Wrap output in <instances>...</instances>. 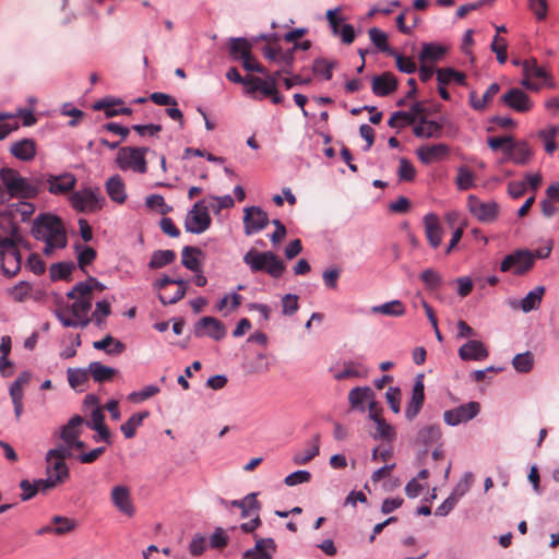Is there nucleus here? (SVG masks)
<instances>
[{
  "label": "nucleus",
  "instance_id": "1",
  "mask_svg": "<svg viewBox=\"0 0 559 559\" xmlns=\"http://www.w3.org/2000/svg\"><path fill=\"white\" fill-rule=\"evenodd\" d=\"M32 235L35 239L44 241L43 253L46 257L52 255L55 250L67 247V231L62 219L53 214H40L32 225Z\"/></svg>",
  "mask_w": 559,
  "mask_h": 559
},
{
  "label": "nucleus",
  "instance_id": "2",
  "mask_svg": "<svg viewBox=\"0 0 559 559\" xmlns=\"http://www.w3.org/2000/svg\"><path fill=\"white\" fill-rule=\"evenodd\" d=\"M0 178L10 198L33 199L44 188L43 175L28 180L20 176L17 170L9 167L0 170Z\"/></svg>",
  "mask_w": 559,
  "mask_h": 559
},
{
  "label": "nucleus",
  "instance_id": "3",
  "mask_svg": "<svg viewBox=\"0 0 559 559\" xmlns=\"http://www.w3.org/2000/svg\"><path fill=\"white\" fill-rule=\"evenodd\" d=\"M243 262L252 272H265L274 278H278L285 271L284 262L272 251L258 252L249 250L243 255Z\"/></svg>",
  "mask_w": 559,
  "mask_h": 559
},
{
  "label": "nucleus",
  "instance_id": "4",
  "mask_svg": "<svg viewBox=\"0 0 559 559\" xmlns=\"http://www.w3.org/2000/svg\"><path fill=\"white\" fill-rule=\"evenodd\" d=\"M523 79L521 85L530 91L538 92L544 85L555 88V82L550 73L538 66L535 58L522 62Z\"/></svg>",
  "mask_w": 559,
  "mask_h": 559
},
{
  "label": "nucleus",
  "instance_id": "5",
  "mask_svg": "<svg viewBox=\"0 0 559 559\" xmlns=\"http://www.w3.org/2000/svg\"><path fill=\"white\" fill-rule=\"evenodd\" d=\"M72 456L73 453L68 452L67 447L50 449L46 454L47 476H51L55 481L63 484L69 478V467L66 460Z\"/></svg>",
  "mask_w": 559,
  "mask_h": 559
},
{
  "label": "nucleus",
  "instance_id": "6",
  "mask_svg": "<svg viewBox=\"0 0 559 559\" xmlns=\"http://www.w3.org/2000/svg\"><path fill=\"white\" fill-rule=\"evenodd\" d=\"M147 148L124 146L118 151L116 163L121 170H132L136 174H145L147 170V163L145 153Z\"/></svg>",
  "mask_w": 559,
  "mask_h": 559
},
{
  "label": "nucleus",
  "instance_id": "7",
  "mask_svg": "<svg viewBox=\"0 0 559 559\" xmlns=\"http://www.w3.org/2000/svg\"><path fill=\"white\" fill-rule=\"evenodd\" d=\"M0 270L7 277L15 276L21 270V253L11 238L0 239Z\"/></svg>",
  "mask_w": 559,
  "mask_h": 559
},
{
  "label": "nucleus",
  "instance_id": "8",
  "mask_svg": "<svg viewBox=\"0 0 559 559\" xmlns=\"http://www.w3.org/2000/svg\"><path fill=\"white\" fill-rule=\"evenodd\" d=\"M534 266L533 251L527 249H519L504 257L500 263V271L511 272L521 276L526 274Z\"/></svg>",
  "mask_w": 559,
  "mask_h": 559
},
{
  "label": "nucleus",
  "instance_id": "9",
  "mask_svg": "<svg viewBox=\"0 0 559 559\" xmlns=\"http://www.w3.org/2000/svg\"><path fill=\"white\" fill-rule=\"evenodd\" d=\"M246 93L255 100L270 97L273 104H282L283 96L280 94L277 86L273 81H267L265 78L247 76Z\"/></svg>",
  "mask_w": 559,
  "mask_h": 559
},
{
  "label": "nucleus",
  "instance_id": "10",
  "mask_svg": "<svg viewBox=\"0 0 559 559\" xmlns=\"http://www.w3.org/2000/svg\"><path fill=\"white\" fill-rule=\"evenodd\" d=\"M212 218L205 200L194 203L192 209L187 213L185 218V228L191 234H202L211 226Z\"/></svg>",
  "mask_w": 559,
  "mask_h": 559
},
{
  "label": "nucleus",
  "instance_id": "11",
  "mask_svg": "<svg viewBox=\"0 0 559 559\" xmlns=\"http://www.w3.org/2000/svg\"><path fill=\"white\" fill-rule=\"evenodd\" d=\"M105 199L98 190L91 188L75 191L71 195V204L78 212H96L103 207Z\"/></svg>",
  "mask_w": 559,
  "mask_h": 559
},
{
  "label": "nucleus",
  "instance_id": "12",
  "mask_svg": "<svg viewBox=\"0 0 559 559\" xmlns=\"http://www.w3.org/2000/svg\"><path fill=\"white\" fill-rule=\"evenodd\" d=\"M246 504L240 506L238 509L241 511V518H252L249 522L242 523L240 528L245 533L254 532L261 524L259 512L262 508L261 502L257 499V493L251 492L243 497Z\"/></svg>",
  "mask_w": 559,
  "mask_h": 559
},
{
  "label": "nucleus",
  "instance_id": "13",
  "mask_svg": "<svg viewBox=\"0 0 559 559\" xmlns=\"http://www.w3.org/2000/svg\"><path fill=\"white\" fill-rule=\"evenodd\" d=\"M467 206L473 216L485 224L495 222L499 214V204L497 202H484L475 195H468Z\"/></svg>",
  "mask_w": 559,
  "mask_h": 559
},
{
  "label": "nucleus",
  "instance_id": "14",
  "mask_svg": "<svg viewBox=\"0 0 559 559\" xmlns=\"http://www.w3.org/2000/svg\"><path fill=\"white\" fill-rule=\"evenodd\" d=\"M480 412L478 402H468L443 413V420L449 426H456L475 418Z\"/></svg>",
  "mask_w": 559,
  "mask_h": 559
},
{
  "label": "nucleus",
  "instance_id": "15",
  "mask_svg": "<svg viewBox=\"0 0 559 559\" xmlns=\"http://www.w3.org/2000/svg\"><path fill=\"white\" fill-rule=\"evenodd\" d=\"M269 223L267 213L260 206H248L243 210V228L247 236L263 230Z\"/></svg>",
  "mask_w": 559,
  "mask_h": 559
},
{
  "label": "nucleus",
  "instance_id": "16",
  "mask_svg": "<svg viewBox=\"0 0 559 559\" xmlns=\"http://www.w3.org/2000/svg\"><path fill=\"white\" fill-rule=\"evenodd\" d=\"M534 156V150L526 141H515L506 147V156L501 158L500 163L512 162L515 165H527Z\"/></svg>",
  "mask_w": 559,
  "mask_h": 559
},
{
  "label": "nucleus",
  "instance_id": "17",
  "mask_svg": "<svg viewBox=\"0 0 559 559\" xmlns=\"http://www.w3.org/2000/svg\"><path fill=\"white\" fill-rule=\"evenodd\" d=\"M110 501L114 507L124 516H134L135 506L131 497V490L128 486H114L110 491Z\"/></svg>",
  "mask_w": 559,
  "mask_h": 559
},
{
  "label": "nucleus",
  "instance_id": "18",
  "mask_svg": "<svg viewBox=\"0 0 559 559\" xmlns=\"http://www.w3.org/2000/svg\"><path fill=\"white\" fill-rule=\"evenodd\" d=\"M500 100L508 108L521 114L528 112L533 108L531 97L519 87L510 88Z\"/></svg>",
  "mask_w": 559,
  "mask_h": 559
},
{
  "label": "nucleus",
  "instance_id": "19",
  "mask_svg": "<svg viewBox=\"0 0 559 559\" xmlns=\"http://www.w3.org/2000/svg\"><path fill=\"white\" fill-rule=\"evenodd\" d=\"M425 402V383H424V374H417L413 391L412 397L407 404L405 409V416L407 419L413 420L420 412Z\"/></svg>",
  "mask_w": 559,
  "mask_h": 559
},
{
  "label": "nucleus",
  "instance_id": "20",
  "mask_svg": "<svg viewBox=\"0 0 559 559\" xmlns=\"http://www.w3.org/2000/svg\"><path fill=\"white\" fill-rule=\"evenodd\" d=\"M198 336H209L219 341L226 335V328L222 321L213 317H203L195 325Z\"/></svg>",
  "mask_w": 559,
  "mask_h": 559
},
{
  "label": "nucleus",
  "instance_id": "21",
  "mask_svg": "<svg viewBox=\"0 0 559 559\" xmlns=\"http://www.w3.org/2000/svg\"><path fill=\"white\" fill-rule=\"evenodd\" d=\"M44 176V187L48 185V190L52 194H64L74 189L76 179L74 175L66 173L59 176Z\"/></svg>",
  "mask_w": 559,
  "mask_h": 559
},
{
  "label": "nucleus",
  "instance_id": "22",
  "mask_svg": "<svg viewBox=\"0 0 559 559\" xmlns=\"http://www.w3.org/2000/svg\"><path fill=\"white\" fill-rule=\"evenodd\" d=\"M425 235L428 243L433 248H438L442 243L443 229L441 227L439 217L429 213L424 216Z\"/></svg>",
  "mask_w": 559,
  "mask_h": 559
},
{
  "label": "nucleus",
  "instance_id": "23",
  "mask_svg": "<svg viewBox=\"0 0 559 559\" xmlns=\"http://www.w3.org/2000/svg\"><path fill=\"white\" fill-rule=\"evenodd\" d=\"M374 392L369 386H356L348 392L350 409L365 413L366 405L372 401Z\"/></svg>",
  "mask_w": 559,
  "mask_h": 559
},
{
  "label": "nucleus",
  "instance_id": "24",
  "mask_svg": "<svg viewBox=\"0 0 559 559\" xmlns=\"http://www.w3.org/2000/svg\"><path fill=\"white\" fill-rule=\"evenodd\" d=\"M425 112V106L423 103L417 102L413 104L411 111H396L390 117L388 124L391 128L402 127L401 122L406 124H413L417 120L418 116H423Z\"/></svg>",
  "mask_w": 559,
  "mask_h": 559
},
{
  "label": "nucleus",
  "instance_id": "25",
  "mask_svg": "<svg viewBox=\"0 0 559 559\" xmlns=\"http://www.w3.org/2000/svg\"><path fill=\"white\" fill-rule=\"evenodd\" d=\"M254 549L248 550L243 559H272L273 554L276 551V543L273 538H261L254 536Z\"/></svg>",
  "mask_w": 559,
  "mask_h": 559
},
{
  "label": "nucleus",
  "instance_id": "26",
  "mask_svg": "<svg viewBox=\"0 0 559 559\" xmlns=\"http://www.w3.org/2000/svg\"><path fill=\"white\" fill-rule=\"evenodd\" d=\"M397 84L393 73L384 72L373 78L371 90L374 95L384 97L393 93L397 88Z\"/></svg>",
  "mask_w": 559,
  "mask_h": 559
},
{
  "label": "nucleus",
  "instance_id": "27",
  "mask_svg": "<svg viewBox=\"0 0 559 559\" xmlns=\"http://www.w3.org/2000/svg\"><path fill=\"white\" fill-rule=\"evenodd\" d=\"M449 154V146L443 143L421 146L417 150V156L424 164H431L443 159Z\"/></svg>",
  "mask_w": 559,
  "mask_h": 559
},
{
  "label": "nucleus",
  "instance_id": "28",
  "mask_svg": "<svg viewBox=\"0 0 559 559\" xmlns=\"http://www.w3.org/2000/svg\"><path fill=\"white\" fill-rule=\"evenodd\" d=\"M85 424V419L80 415H74L69 419V421L62 426L59 437L63 441L62 444H68L71 441L80 438L83 431V425Z\"/></svg>",
  "mask_w": 559,
  "mask_h": 559
},
{
  "label": "nucleus",
  "instance_id": "29",
  "mask_svg": "<svg viewBox=\"0 0 559 559\" xmlns=\"http://www.w3.org/2000/svg\"><path fill=\"white\" fill-rule=\"evenodd\" d=\"M462 360H483L488 357V350L480 341H468L459 348Z\"/></svg>",
  "mask_w": 559,
  "mask_h": 559
},
{
  "label": "nucleus",
  "instance_id": "30",
  "mask_svg": "<svg viewBox=\"0 0 559 559\" xmlns=\"http://www.w3.org/2000/svg\"><path fill=\"white\" fill-rule=\"evenodd\" d=\"M203 259L204 252L198 247L187 246L181 251L182 265L194 273L202 272Z\"/></svg>",
  "mask_w": 559,
  "mask_h": 559
},
{
  "label": "nucleus",
  "instance_id": "31",
  "mask_svg": "<svg viewBox=\"0 0 559 559\" xmlns=\"http://www.w3.org/2000/svg\"><path fill=\"white\" fill-rule=\"evenodd\" d=\"M106 192L111 201L122 204L127 200L126 185L118 175L111 176L106 181Z\"/></svg>",
  "mask_w": 559,
  "mask_h": 559
},
{
  "label": "nucleus",
  "instance_id": "32",
  "mask_svg": "<svg viewBox=\"0 0 559 559\" xmlns=\"http://www.w3.org/2000/svg\"><path fill=\"white\" fill-rule=\"evenodd\" d=\"M11 154L21 160H32L36 155V143L32 139H23L12 144Z\"/></svg>",
  "mask_w": 559,
  "mask_h": 559
},
{
  "label": "nucleus",
  "instance_id": "33",
  "mask_svg": "<svg viewBox=\"0 0 559 559\" xmlns=\"http://www.w3.org/2000/svg\"><path fill=\"white\" fill-rule=\"evenodd\" d=\"M442 126L433 120H427L424 116L419 118V122L414 128V134L417 138H440Z\"/></svg>",
  "mask_w": 559,
  "mask_h": 559
},
{
  "label": "nucleus",
  "instance_id": "34",
  "mask_svg": "<svg viewBox=\"0 0 559 559\" xmlns=\"http://www.w3.org/2000/svg\"><path fill=\"white\" fill-rule=\"evenodd\" d=\"M500 85L498 83H491L484 95L479 98L475 91L469 93V104L471 106L478 111H481L486 108L487 104L492 100V98L499 93Z\"/></svg>",
  "mask_w": 559,
  "mask_h": 559
},
{
  "label": "nucleus",
  "instance_id": "35",
  "mask_svg": "<svg viewBox=\"0 0 559 559\" xmlns=\"http://www.w3.org/2000/svg\"><path fill=\"white\" fill-rule=\"evenodd\" d=\"M175 284V278L164 275L154 283V289L157 292L158 299L163 306L175 304V293L168 290V286Z\"/></svg>",
  "mask_w": 559,
  "mask_h": 559
},
{
  "label": "nucleus",
  "instance_id": "36",
  "mask_svg": "<svg viewBox=\"0 0 559 559\" xmlns=\"http://www.w3.org/2000/svg\"><path fill=\"white\" fill-rule=\"evenodd\" d=\"M559 134V127L549 124L537 132V138L543 142L545 152L552 155L557 150L556 138Z\"/></svg>",
  "mask_w": 559,
  "mask_h": 559
},
{
  "label": "nucleus",
  "instance_id": "37",
  "mask_svg": "<svg viewBox=\"0 0 559 559\" xmlns=\"http://www.w3.org/2000/svg\"><path fill=\"white\" fill-rule=\"evenodd\" d=\"M228 48L230 57L235 60H243L252 52L251 43L242 37H231L229 39Z\"/></svg>",
  "mask_w": 559,
  "mask_h": 559
},
{
  "label": "nucleus",
  "instance_id": "38",
  "mask_svg": "<svg viewBox=\"0 0 559 559\" xmlns=\"http://www.w3.org/2000/svg\"><path fill=\"white\" fill-rule=\"evenodd\" d=\"M121 105H122V100H120V99H117V100L102 99V100H98L94 105V108L96 110L104 109L107 118H111V117L119 116V115H130L132 112V110L130 108L122 107Z\"/></svg>",
  "mask_w": 559,
  "mask_h": 559
},
{
  "label": "nucleus",
  "instance_id": "39",
  "mask_svg": "<svg viewBox=\"0 0 559 559\" xmlns=\"http://www.w3.org/2000/svg\"><path fill=\"white\" fill-rule=\"evenodd\" d=\"M88 372L92 374L94 381L103 383L110 381L117 370L111 367H107L99 361H93L88 365Z\"/></svg>",
  "mask_w": 559,
  "mask_h": 559
},
{
  "label": "nucleus",
  "instance_id": "40",
  "mask_svg": "<svg viewBox=\"0 0 559 559\" xmlns=\"http://www.w3.org/2000/svg\"><path fill=\"white\" fill-rule=\"evenodd\" d=\"M93 347L98 350H105L109 355H119L126 349V345L111 335H107L103 340L94 342Z\"/></svg>",
  "mask_w": 559,
  "mask_h": 559
},
{
  "label": "nucleus",
  "instance_id": "41",
  "mask_svg": "<svg viewBox=\"0 0 559 559\" xmlns=\"http://www.w3.org/2000/svg\"><path fill=\"white\" fill-rule=\"evenodd\" d=\"M405 310L404 304L400 300H392L371 308L373 313H381L388 317H402Z\"/></svg>",
  "mask_w": 559,
  "mask_h": 559
},
{
  "label": "nucleus",
  "instance_id": "42",
  "mask_svg": "<svg viewBox=\"0 0 559 559\" xmlns=\"http://www.w3.org/2000/svg\"><path fill=\"white\" fill-rule=\"evenodd\" d=\"M366 376L367 370L362 367V365L354 361H346L344 362L343 370L335 373L334 378L336 380H345L348 378H364Z\"/></svg>",
  "mask_w": 559,
  "mask_h": 559
},
{
  "label": "nucleus",
  "instance_id": "43",
  "mask_svg": "<svg viewBox=\"0 0 559 559\" xmlns=\"http://www.w3.org/2000/svg\"><path fill=\"white\" fill-rule=\"evenodd\" d=\"M320 450V436L316 435L312 439V445L309 449H306L304 451L297 452L293 461L297 465H305L309 463L311 460H313L318 454Z\"/></svg>",
  "mask_w": 559,
  "mask_h": 559
},
{
  "label": "nucleus",
  "instance_id": "44",
  "mask_svg": "<svg viewBox=\"0 0 559 559\" xmlns=\"http://www.w3.org/2000/svg\"><path fill=\"white\" fill-rule=\"evenodd\" d=\"M445 51L447 49L444 46L432 43L424 44L419 55V60L421 63L427 61H437L444 56Z\"/></svg>",
  "mask_w": 559,
  "mask_h": 559
},
{
  "label": "nucleus",
  "instance_id": "45",
  "mask_svg": "<svg viewBox=\"0 0 559 559\" xmlns=\"http://www.w3.org/2000/svg\"><path fill=\"white\" fill-rule=\"evenodd\" d=\"M465 74L463 72L456 71L452 68H443L437 71V80L440 85L449 84L454 81L460 85L465 84Z\"/></svg>",
  "mask_w": 559,
  "mask_h": 559
},
{
  "label": "nucleus",
  "instance_id": "46",
  "mask_svg": "<svg viewBox=\"0 0 559 559\" xmlns=\"http://www.w3.org/2000/svg\"><path fill=\"white\" fill-rule=\"evenodd\" d=\"M545 293V288L543 286H538L535 289L531 290L521 302V308L524 312H530L539 307L540 301L543 299Z\"/></svg>",
  "mask_w": 559,
  "mask_h": 559
},
{
  "label": "nucleus",
  "instance_id": "47",
  "mask_svg": "<svg viewBox=\"0 0 559 559\" xmlns=\"http://www.w3.org/2000/svg\"><path fill=\"white\" fill-rule=\"evenodd\" d=\"M337 62L325 58H317L313 61L312 71L316 75H321L324 80L330 81L333 76V69Z\"/></svg>",
  "mask_w": 559,
  "mask_h": 559
},
{
  "label": "nucleus",
  "instance_id": "48",
  "mask_svg": "<svg viewBox=\"0 0 559 559\" xmlns=\"http://www.w3.org/2000/svg\"><path fill=\"white\" fill-rule=\"evenodd\" d=\"M442 436L441 428L438 425H430L421 428L418 432V442L429 445L438 442Z\"/></svg>",
  "mask_w": 559,
  "mask_h": 559
},
{
  "label": "nucleus",
  "instance_id": "49",
  "mask_svg": "<svg viewBox=\"0 0 559 559\" xmlns=\"http://www.w3.org/2000/svg\"><path fill=\"white\" fill-rule=\"evenodd\" d=\"M148 413H135L124 424L121 425V431L127 439L135 436V431L141 426L143 419L147 417Z\"/></svg>",
  "mask_w": 559,
  "mask_h": 559
},
{
  "label": "nucleus",
  "instance_id": "50",
  "mask_svg": "<svg viewBox=\"0 0 559 559\" xmlns=\"http://www.w3.org/2000/svg\"><path fill=\"white\" fill-rule=\"evenodd\" d=\"M512 365L518 372L526 373L534 366V355L531 352L518 354L513 357Z\"/></svg>",
  "mask_w": 559,
  "mask_h": 559
},
{
  "label": "nucleus",
  "instance_id": "51",
  "mask_svg": "<svg viewBox=\"0 0 559 559\" xmlns=\"http://www.w3.org/2000/svg\"><path fill=\"white\" fill-rule=\"evenodd\" d=\"M175 260V252L173 250H157L152 254L148 266L151 269H160L170 264Z\"/></svg>",
  "mask_w": 559,
  "mask_h": 559
},
{
  "label": "nucleus",
  "instance_id": "52",
  "mask_svg": "<svg viewBox=\"0 0 559 559\" xmlns=\"http://www.w3.org/2000/svg\"><path fill=\"white\" fill-rule=\"evenodd\" d=\"M74 264L72 262H58L50 266V277L52 281L69 280Z\"/></svg>",
  "mask_w": 559,
  "mask_h": 559
},
{
  "label": "nucleus",
  "instance_id": "53",
  "mask_svg": "<svg viewBox=\"0 0 559 559\" xmlns=\"http://www.w3.org/2000/svg\"><path fill=\"white\" fill-rule=\"evenodd\" d=\"M67 373H68L69 384L74 390H78V389L81 390L85 385V383L88 381L90 372L84 369L69 368L67 370Z\"/></svg>",
  "mask_w": 559,
  "mask_h": 559
},
{
  "label": "nucleus",
  "instance_id": "54",
  "mask_svg": "<svg viewBox=\"0 0 559 559\" xmlns=\"http://www.w3.org/2000/svg\"><path fill=\"white\" fill-rule=\"evenodd\" d=\"M376 424V431L372 433L374 439H383L386 441H393L395 439V429L392 425L388 424L384 418L378 420Z\"/></svg>",
  "mask_w": 559,
  "mask_h": 559
},
{
  "label": "nucleus",
  "instance_id": "55",
  "mask_svg": "<svg viewBox=\"0 0 559 559\" xmlns=\"http://www.w3.org/2000/svg\"><path fill=\"white\" fill-rule=\"evenodd\" d=\"M145 204L148 209L156 211L159 214H167L171 212L173 207L165 203V200L159 194H151L146 198Z\"/></svg>",
  "mask_w": 559,
  "mask_h": 559
},
{
  "label": "nucleus",
  "instance_id": "56",
  "mask_svg": "<svg viewBox=\"0 0 559 559\" xmlns=\"http://www.w3.org/2000/svg\"><path fill=\"white\" fill-rule=\"evenodd\" d=\"M420 280L428 289H437L442 285L441 275L433 269H426L423 271Z\"/></svg>",
  "mask_w": 559,
  "mask_h": 559
},
{
  "label": "nucleus",
  "instance_id": "57",
  "mask_svg": "<svg viewBox=\"0 0 559 559\" xmlns=\"http://www.w3.org/2000/svg\"><path fill=\"white\" fill-rule=\"evenodd\" d=\"M53 533L57 535H63L70 533L75 527V521L69 518L56 515L52 518Z\"/></svg>",
  "mask_w": 559,
  "mask_h": 559
},
{
  "label": "nucleus",
  "instance_id": "58",
  "mask_svg": "<svg viewBox=\"0 0 559 559\" xmlns=\"http://www.w3.org/2000/svg\"><path fill=\"white\" fill-rule=\"evenodd\" d=\"M78 264L81 270H84L87 265L92 264L97 257V252L92 247H79L76 246Z\"/></svg>",
  "mask_w": 559,
  "mask_h": 559
},
{
  "label": "nucleus",
  "instance_id": "59",
  "mask_svg": "<svg viewBox=\"0 0 559 559\" xmlns=\"http://www.w3.org/2000/svg\"><path fill=\"white\" fill-rule=\"evenodd\" d=\"M111 313L110 304L107 300L96 302V309L92 313L93 322L97 326H102L107 318Z\"/></svg>",
  "mask_w": 559,
  "mask_h": 559
},
{
  "label": "nucleus",
  "instance_id": "60",
  "mask_svg": "<svg viewBox=\"0 0 559 559\" xmlns=\"http://www.w3.org/2000/svg\"><path fill=\"white\" fill-rule=\"evenodd\" d=\"M369 37L372 44L378 47L383 52H391L388 44V36L384 32L380 31L377 27H372L369 29Z\"/></svg>",
  "mask_w": 559,
  "mask_h": 559
},
{
  "label": "nucleus",
  "instance_id": "61",
  "mask_svg": "<svg viewBox=\"0 0 559 559\" xmlns=\"http://www.w3.org/2000/svg\"><path fill=\"white\" fill-rule=\"evenodd\" d=\"M159 389L156 385H147L140 391L131 392L128 400L132 403H141L157 394Z\"/></svg>",
  "mask_w": 559,
  "mask_h": 559
},
{
  "label": "nucleus",
  "instance_id": "62",
  "mask_svg": "<svg viewBox=\"0 0 559 559\" xmlns=\"http://www.w3.org/2000/svg\"><path fill=\"white\" fill-rule=\"evenodd\" d=\"M492 52L496 53L499 63L503 64L507 62V43L506 39L496 35L490 45Z\"/></svg>",
  "mask_w": 559,
  "mask_h": 559
},
{
  "label": "nucleus",
  "instance_id": "63",
  "mask_svg": "<svg viewBox=\"0 0 559 559\" xmlns=\"http://www.w3.org/2000/svg\"><path fill=\"white\" fill-rule=\"evenodd\" d=\"M395 58L397 69L407 74H412L416 71V63L409 58L402 56L395 51L390 52Z\"/></svg>",
  "mask_w": 559,
  "mask_h": 559
},
{
  "label": "nucleus",
  "instance_id": "64",
  "mask_svg": "<svg viewBox=\"0 0 559 559\" xmlns=\"http://www.w3.org/2000/svg\"><path fill=\"white\" fill-rule=\"evenodd\" d=\"M93 287L88 282H80L78 283L68 294L67 297L70 299L75 298H92Z\"/></svg>",
  "mask_w": 559,
  "mask_h": 559
}]
</instances>
